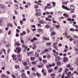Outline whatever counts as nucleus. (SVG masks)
Masks as SVG:
<instances>
[{"mask_svg":"<svg viewBox=\"0 0 78 78\" xmlns=\"http://www.w3.org/2000/svg\"><path fill=\"white\" fill-rule=\"evenodd\" d=\"M62 8L63 9H66V10H68V11H70V9L68 8L67 7H65L64 5H63L62 6Z\"/></svg>","mask_w":78,"mask_h":78,"instance_id":"obj_1","label":"nucleus"},{"mask_svg":"<svg viewBox=\"0 0 78 78\" xmlns=\"http://www.w3.org/2000/svg\"><path fill=\"white\" fill-rule=\"evenodd\" d=\"M16 50L17 51H18V53H20V51H22V49L20 48H16Z\"/></svg>","mask_w":78,"mask_h":78,"instance_id":"obj_2","label":"nucleus"},{"mask_svg":"<svg viewBox=\"0 0 78 78\" xmlns=\"http://www.w3.org/2000/svg\"><path fill=\"white\" fill-rule=\"evenodd\" d=\"M68 60V58L67 57H64L63 58V61L64 62H66Z\"/></svg>","mask_w":78,"mask_h":78,"instance_id":"obj_3","label":"nucleus"},{"mask_svg":"<svg viewBox=\"0 0 78 78\" xmlns=\"http://www.w3.org/2000/svg\"><path fill=\"white\" fill-rule=\"evenodd\" d=\"M35 15L36 17H38V16H41V13H37L35 14Z\"/></svg>","mask_w":78,"mask_h":78,"instance_id":"obj_4","label":"nucleus"},{"mask_svg":"<svg viewBox=\"0 0 78 78\" xmlns=\"http://www.w3.org/2000/svg\"><path fill=\"white\" fill-rule=\"evenodd\" d=\"M60 59V58L59 57V56L55 57V60L56 61H58Z\"/></svg>","mask_w":78,"mask_h":78,"instance_id":"obj_5","label":"nucleus"},{"mask_svg":"<svg viewBox=\"0 0 78 78\" xmlns=\"http://www.w3.org/2000/svg\"><path fill=\"white\" fill-rule=\"evenodd\" d=\"M71 9L73 10L75 9V6L74 5H71L70 7Z\"/></svg>","mask_w":78,"mask_h":78,"instance_id":"obj_6","label":"nucleus"},{"mask_svg":"<svg viewBox=\"0 0 78 78\" xmlns=\"http://www.w3.org/2000/svg\"><path fill=\"white\" fill-rule=\"evenodd\" d=\"M21 76H23V77H24V78H28V77H26V74H25V73H23L21 74Z\"/></svg>","mask_w":78,"mask_h":78,"instance_id":"obj_7","label":"nucleus"},{"mask_svg":"<svg viewBox=\"0 0 78 78\" xmlns=\"http://www.w3.org/2000/svg\"><path fill=\"white\" fill-rule=\"evenodd\" d=\"M0 7L2 8L3 9H5V6L2 4H1L0 5Z\"/></svg>","mask_w":78,"mask_h":78,"instance_id":"obj_8","label":"nucleus"},{"mask_svg":"<svg viewBox=\"0 0 78 78\" xmlns=\"http://www.w3.org/2000/svg\"><path fill=\"white\" fill-rule=\"evenodd\" d=\"M46 19V21H51V20L50 19L48 18V17H46L45 18Z\"/></svg>","mask_w":78,"mask_h":78,"instance_id":"obj_9","label":"nucleus"},{"mask_svg":"<svg viewBox=\"0 0 78 78\" xmlns=\"http://www.w3.org/2000/svg\"><path fill=\"white\" fill-rule=\"evenodd\" d=\"M69 73V74H68ZM68 73H67L66 75H68V77L70 78V75H71V72H68Z\"/></svg>","mask_w":78,"mask_h":78,"instance_id":"obj_10","label":"nucleus"},{"mask_svg":"<svg viewBox=\"0 0 78 78\" xmlns=\"http://www.w3.org/2000/svg\"><path fill=\"white\" fill-rule=\"evenodd\" d=\"M56 65L58 66H61V62H57Z\"/></svg>","mask_w":78,"mask_h":78,"instance_id":"obj_11","label":"nucleus"},{"mask_svg":"<svg viewBox=\"0 0 78 78\" xmlns=\"http://www.w3.org/2000/svg\"><path fill=\"white\" fill-rule=\"evenodd\" d=\"M36 47H37V46H36V45L34 44L32 48L33 49V50H35V49L36 48Z\"/></svg>","mask_w":78,"mask_h":78,"instance_id":"obj_12","label":"nucleus"},{"mask_svg":"<svg viewBox=\"0 0 78 78\" xmlns=\"http://www.w3.org/2000/svg\"><path fill=\"white\" fill-rule=\"evenodd\" d=\"M35 56L36 57H38V56H39V53H37V52L36 51Z\"/></svg>","mask_w":78,"mask_h":78,"instance_id":"obj_13","label":"nucleus"},{"mask_svg":"<svg viewBox=\"0 0 78 78\" xmlns=\"http://www.w3.org/2000/svg\"><path fill=\"white\" fill-rule=\"evenodd\" d=\"M15 7L16 9H18L19 8V6L17 5H15Z\"/></svg>","mask_w":78,"mask_h":78,"instance_id":"obj_14","label":"nucleus"},{"mask_svg":"<svg viewBox=\"0 0 78 78\" xmlns=\"http://www.w3.org/2000/svg\"><path fill=\"white\" fill-rule=\"evenodd\" d=\"M3 22V19H0V25H2V22Z\"/></svg>","mask_w":78,"mask_h":78,"instance_id":"obj_15","label":"nucleus"},{"mask_svg":"<svg viewBox=\"0 0 78 78\" xmlns=\"http://www.w3.org/2000/svg\"><path fill=\"white\" fill-rule=\"evenodd\" d=\"M39 23H41V24H43L44 23V21H39Z\"/></svg>","mask_w":78,"mask_h":78,"instance_id":"obj_16","label":"nucleus"},{"mask_svg":"<svg viewBox=\"0 0 78 78\" xmlns=\"http://www.w3.org/2000/svg\"><path fill=\"white\" fill-rule=\"evenodd\" d=\"M22 56V54H18V58H21Z\"/></svg>","mask_w":78,"mask_h":78,"instance_id":"obj_17","label":"nucleus"},{"mask_svg":"<svg viewBox=\"0 0 78 78\" xmlns=\"http://www.w3.org/2000/svg\"><path fill=\"white\" fill-rule=\"evenodd\" d=\"M46 67L47 69H49V67H52V66L51 65H50L48 66H48L46 65Z\"/></svg>","mask_w":78,"mask_h":78,"instance_id":"obj_18","label":"nucleus"},{"mask_svg":"<svg viewBox=\"0 0 78 78\" xmlns=\"http://www.w3.org/2000/svg\"><path fill=\"white\" fill-rule=\"evenodd\" d=\"M56 34V33L55 32H52L51 34V36H54V35H55Z\"/></svg>","mask_w":78,"mask_h":78,"instance_id":"obj_19","label":"nucleus"},{"mask_svg":"<svg viewBox=\"0 0 78 78\" xmlns=\"http://www.w3.org/2000/svg\"><path fill=\"white\" fill-rule=\"evenodd\" d=\"M58 54H59V53L57 52H55V53H54V55L55 56H58Z\"/></svg>","mask_w":78,"mask_h":78,"instance_id":"obj_20","label":"nucleus"},{"mask_svg":"<svg viewBox=\"0 0 78 78\" xmlns=\"http://www.w3.org/2000/svg\"><path fill=\"white\" fill-rule=\"evenodd\" d=\"M43 39H44V40H46L47 41H48L49 40V39L48 38H46L45 37H43Z\"/></svg>","mask_w":78,"mask_h":78,"instance_id":"obj_21","label":"nucleus"},{"mask_svg":"<svg viewBox=\"0 0 78 78\" xmlns=\"http://www.w3.org/2000/svg\"><path fill=\"white\" fill-rule=\"evenodd\" d=\"M74 49L75 50V51H78V48H76L75 47H74Z\"/></svg>","mask_w":78,"mask_h":78,"instance_id":"obj_22","label":"nucleus"},{"mask_svg":"<svg viewBox=\"0 0 78 78\" xmlns=\"http://www.w3.org/2000/svg\"><path fill=\"white\" fill-rule=\"evenodd\" d=\"M23 38L22 37H21V42L22 43H23V44H24V41L23 40Z\"/></svg>","mask_w":78,"mask_h":78,"instance_id":"obj_23","label":"nucleus"},{"mask_svg":"<svg viewBox=\"0 0 78 78\" xmlns=\"http://www.w3.org/2000/svg\"><path fill=\"white\" fill-rule=\"evenodd\" d=\"M67 31H65V34H63V35H64V34H65V36H67Z\"/></svg>","mask_w":78,"mask_h":78,"instance_id":"obj_24","label":"nucleus"},{"mask_svg":"<svg viewBox=\"0 0 78 78\" xmlns=\"http://www.w3.org/2000/svg\"><path fill=\"white\" fill-rule=\"evenodd\" d=\"M62 69L61 68H60L58 69V73H60L61 72H62Z\"/></svg>","mask_w":78,"mask_h":78,"instance_id":"obj_25","label":"nucleus"},{"mask_svg":"<svg viewBox=\"0 0 78 78\" xmlns=\"http://www.w3.org/2000/svg\"><path fill=\"white\" fill-rule=\"evenodd\" d=\"M69 69H66L65 70L64 72L65 73H67L68 71H69Z\"/></svg>","mask_w":78,"mask_h":78,"instance_id":"obj_26","label":"nucleus"},{"mask_svg":"<svg viewBox=\"0 0 78 78\" xmlns=\"http://www.w3.org/2000/svg\"><path fill=\"white\" fill-rule=\"evenodd\" d=\"M51 3H53L52 5H53V6H54V7H55V5H56V3H55V2H51Z\"/></svg>","mask_w":78,"mask_h":78,"instance_id":"obj_27","label":"nucleus"},{"mask_svg":"<svg viewBox=\"0 0 78 78\" xmlns=\"http://www.w3.org/2000/svg\"><path fill=\"white\" fill-rule=\"evenodd\" d=\"M25 69H26V70H28V69H30V68H29V67L27 66H25Z\"/></svg>","mask_w":78,"mask_h":78,"instance_id":"obj_28","label":"nucleus"},{"mask_svg":"<svg viewBox=\"0 0 78 78\" xmlns=\"http://www.w3.org/2000/svg\"><path fill=\"white\" fill-rule=\"evenodd\" d=\"M22 47H23V48H25V49H27V47H26V46H25V45H23L22 46Z\"/></svg>","mask_w":78,"mask_h":78,"instance_id":"obj_29","label":"nucleus"},{"mask_svg":"<svg viewBox=\"0 0 78 78\" xmlns=\"http://www.w3.org/2000/svg\"><path fill=\"white\" fill-rule=\"evenodd\" d=\"M51 44V43H48L46 44V45L49 46V45H50Z\"/></svg>","mask_w":78,"mask_h":78,"instance_id":"obj_30","label":"nucleus"},{"mask_svg":"<svg viewBox=\"0 0 78 78\" xmlns=\"http://www.w3.org/2000/svg\"><path fill=\"white\" fill-rule=\"evenodd\" d=\"M42 53H43V54H45L46 53H47V51L46 50H45L42 51Z\"/></svg>","mask_w":78,"mask_h":78,"instance_id":"obj_31","label":"nucleus"},{"mask_svg":"<svg viewBox=\"0 0 78 78\" xmlns=\"http://www.w3.org/2000/svg\"><path fill=\"white\" fill-rule=\"evenodd\" d=\"M48 72L49 73H51V72H53V69H49L48 70Z\"/></svg>","mask_w":78,"mask_h":78,"instance_id":"obj_32","label":"nucleus"},{"mask_svg":"<svg viewBox=\"0 0 78 78\" xmlns=\"http://www.w3.org/2000/svg\"><path fill=\"white\" fill-rule=\"evenodd\" d=\"M35 9H37V8H39V6H38V5H35Z\"/></svg>","mask_w":78,"mask_h":78,"instance_id":"obj_33","label":"nucleus"},{"mask_svg":"<svg viewBox=\"0 0 78 78\" xmlns=\"http://www.w3.org/2000/svg\"><path fill=\"white\" fill-rule=\"evenodd\" d=\"M33 40H34V41H37V38H36V37H33Z\"/></svg>","mask_w":78,"mask_h":78,"instance_id":"obj_34","label":"nucleus"},{"mask_svg":"<svg viewBox=\"0 0 78 78\" xmlns=\"http://www.w3.org/2000/svg\"><path fill=\"white\" fill-rule=\"evenodd\" d=\"M23 64L24 66H27V63L26 62H24L23 63Z\"/></svg>","mask_w":78,"mask_h":78,"instance_id":"obj_35","label":"nucleus"},{"mask_svg":"<svg viewBox=\"0 0 78 78\" xmlns=\"http://www.w3.org/2000/svg\"><path fill=\"white\" fill-rule=\"evenodd\" d=\"M27 34H30V30H29V29H27Z\"/></svg>","mask_w":78,"mask_h":78,"instance_id":"obj_36","label":"nucleus"},{"mask_svg":"<svg viewBox=\"0 0 78 78\" xmlns=\"http://www.w3.org/2000/svg\"><path fill=\"white\" fill-rule=\"evenodd\" d=\"M10 46H11V44H8L6 45V47H10Z\"/></svg>","mask_w":78,"mask_h":78,"instance_id":"obj_37","label":"nucleus"},{"mask_svg":"<svg viewBox=\"0 0 78 78\" xmlns=\"http://www.w3.org/2000/svg\"><path fill=\"white\" fill-rule=\"evenodd\" d=\"M70 31H75V30L73 28H71L70 29Z\"/></svg>","mask_w":78,"mask_h":78,"instance_id":"obj_38","label":"nucleus"},{"mask_svg":"<svg viewBox=\"0 0 78 78\" xmlns=\"http://www.w3.org/2000/svg\"><path fill=\"white\" fill-rule=\"evenodd\" d=\"M2 78H4V77H5V75L3 74H2L1 76Z\"/></svg>","mask_w":78,"mask_h":78,"instance_id":"obj_39","label":"nucleus"},{"mask_svg":"<svg viewBox=\"0 0 78 78\" xmlns=\"http://www.w3.org/2000/svg\"><path fill=\"white\" fill-rule=\"evenodd\" d=\"M50 27L48 25H46V28H50Z\"/></svg>","mask_w":78,"mask_h":78,"instance_id":"obj_40","label":"nucleus"},{"mask_svg":"<svg viewBox=\"0 0 78 78\" xmlns=\"http://www.w3.org/2000/svg\"><path fill=\"white\" fill-rule=\"evenodd\" d=\"M38 32H41V31H42V30L41 29H39L38 30Z\"/></svg>","mask_w":78,"mask_h":78,"instance_id":"obj_41","label":"nucleus"},{"mask_svg":"<svg viewBox=\"0 0 78 78\" xmlns=\"http://www.w3.org/2000/svg\"><path fill=\"white\" fill-rule=\"evenodd\" d=\"M16 56H17L16 55V54H13L12 56V57L13 58H16Z\"/></svg>","mask_w":78,"mask_h":78,"instance_id":"obj_42","label":"nucleus"},{"mask_svg":"<svg viewBox=\"0 0 78 78\" xmlns=\"http://www.w3.org/2000/svg\"><path fill=\"white\" fill-rule=\"evenodd\" d=\"M18 68H19V65H16L15 67L16 69H18Z\"/></svg>","mask_w":78,"mask_h":78,"instance_id":"obj_43","label":"nucleus"},{"mask_svg":"<svg viewBox=\"0 0 78 78\" xmlns=\"http://www.w3.org/2000/svg\"><path fill=\"white\" fill-rule=\"evenodd\" d=\"M31 54H32V53H31V51H30V52H29L28 53L29 56H30V55H31Z\"/></svg>","mask_w":78,"mask_h":78,"instance_id":"obj_44","label":"nucleus"},{"mask_svg":"<svg viewBox=\"0 0 78 78\" xmlns=\"http://www.w3.org/2000/svg\"><path fill=\"white\" fill-rule=\"evenodd\" d=\"M51 76H55V74L54 73L51 74Z\"/></svg>","mask_w":78,"mask_h":78,"instance_id":"obj_45","label":"nucleus"},{"mask_svg":"<svg viewBox=\"0 0 78 78\" xmlns=\"http://www.w3.org/2000/svg\"><path fill=\"white\" fill-rule=\"evenodd\" d=\"M55 49V50H58V47L56 46H55L54 47Z\"/></svg>","mask_w":78,"mask_h":78,"instance_id":"obj_46","label":"nucleus"},{"mask_svg":"<svg viewBox=\"0 0 78 78\" xmlns=\"http://www.w3.org/2000/svg\"><path fill=\"white\" fill-rule=\"evenodd\" d=\"M15 14H16V15H17L18 13H17V12L16 11V10H15Z\"/></svg>","mask_w":78,"mask_h":78,"instance_id":"obj_47","label":"nucleus"},{"mask_svg":"<svg viewBox=\"0 0 78 78\" xmlns=\"http://www.w3.org/2000/svg\"><path fill=\"white\" fill-rule=\"evenodd\" d=\"M46 14H47V15H49V14H50V12H46Z\"/></svg>","mask_w":78,"mask_h":78,"instance_id":"obj_48","label":"nucleus"},{"mask_svg":"<svg viewBox=\"0 0 78 78\" xmlns=\"http://www.w3.org/2000/svg\"><path fill=\"white\" fill-rule=\"evenodd\" d=\"M37 75V76L38 77H40V74L38 73H37L36 74Z\"/></svg>","mask_w":78,"mask_h":78,"instance_id":"obj_49","label":"nucleus"},{"mask_svg":"<svg viewBox=\"0 0 78 78\" xmlns=\"http://www.w3.org/2000/svg\"><path fill=\"white\" fill-rule=\"evenodd\" d=\"M37 67L39 68H41V67H42V66L40 65H38Z\"/></svg>","mask_w":78,"mask_h":78,"instance_id":"obj_50","label":"nucleus"},{"mask_svg":"<svg viewBox=\"0 0 78 78\" xmlns=\"http://www.w3.org/2000/svg\"><path fill=\"white\" fill-rule=\"evenodd\" d=\"M32 70H33V71H35L36 70H35V69L34 67H32L31 68Z\"/></svg>","mask_w":78,"mask_h":78,"instance_id":"obj_51","label":"nucleus"},{"mask_svg":"<svg viewBox=\"0 0 78 78\" xmlns=\"http://www.w3.org/2000/svg\"><path fill=\"white\" fill-rule=\"evenodd\" d=\"M1 33H3V30L0 29V34H1Z\"/></svg>","mask_w":78,"mask_h":78,"instance_id":"obj_52","label":"nucleus"},{"mask_svg":"<svg viewBox=\"0 0 78 78\" xmlns=\"http://www.w3.org/2000/svg\"><path fill=\"white\" fill-rule=\"evenodd\" d=\"M30 59H31V60H32V61H33L34 59V58L33 57H31L30 58Z\"/></svg>","mask_w":78,"mask_h":78,"instance_id":"obj_53","label":"nucleus"},{"mask_svg":"<svg viewBox=\"0 0 78 78\" xmlns=\"http://www.w3.org/2000/svg\"><path fill=\"white\" fill-rule=\"evenodd\" d=\"M16 45H17V46H20V44L19 43H16Z\"/></svg>","mask_w":78,"mask_h":78,"instance_id":"obj_54","label":"nucleus"},{"mask_svg":"<svg viewBox=\"0 0 78 78\" xmlns=\"http://www.w3.org/2000/svg\"><path fill=\"white\" fill-rule=\"evenodd\" d=\"M33 76H36V73H33Z\"/></svg>","mask_w":78,"mask_h":78,"instance_id":"obj_55","label":"nucleus"},{"mask_svg":"<svg viewBox=\"0 0 78 78\" xmlns=\"http://www.w3.org/2000/svg\"><path fill=\"white\" fill-rule=\"evenodd\" d=\"M32 64H36V62L34 61H33L32 62Z\"/></svg>","mask_w":78,"mask_h":78,"instance_id":"obj_56","label":"nucleus"},{"mask_svg":"<svg viewBox=\"0 0 78 78\" xmlns=\"http://www.w3.org/2000/svg\"><path fill=\"white\" fill-rule=\"evenodd\" d=\"M30 21H31L32 22H34V19H31L30 20Z\"/></svg>","mask_w":78,"mask_h":78,"instance_id":"obj_57","label":"nucleus"},{"mask_svg":"<svg viewBox=\"0 0 78 78\" xmlns=\"http://www.w3.org/2000/svg\"><path fill=\"white\" fill-rule=\"evenodd\" d=\"M68 17H69V14H67L65 18H68Z\"/></svg>","mask_w":78,"mask_h":78,"instance_id":"obj_58","label":"nucleus"},{"mask_svg":"<svg viewBox=\"0 0 78 78\" xmlns=\"http://www.w3.org/2000/svg\"><path fill=\"white\" fill-rule=\"evenodd\" d=\"M36 36H37V37H40V35H39V34H36Z\"/></svg>","mask_w":78,"mask_h":78,"instance_id":"obj_59","label":"nucleus"},{"mask_svg":"<svg viewBox=\"0 0 78 78\" xmlns=\"http://www.w3.org/2000/svg\"><path fill=\"white\" fill-rule=\"evenodd\" d=\"M16 37H19V34L18 33H16Z\"/></svg>","mask_w":78,"mask_h":78,"instance_id":"obj_60","label":"nucleus"},{"mask_svg":"<svg viewBox=\"0 0 78 78\" xmlns=\"http://www.w3.org/2000/svg\"><path fill=\"white\" fill-rule=\"evenodd\" d=\"M73 43H74V44H75V45H76V41L75 40H74L73 41Z\"/></svg>","mask_w":78,"mask_h":78,"instance_id":"obj_61","label":"nucleus"},{"mask_svg":"<svg viewBox=\"0 0 78 78\" xmlns=\"http://www.w3.org/2000/svg\"><path fill=\"white\" fill-rule=\"evenodd\" d=\"M6 73H7V74H8V75H10V72H9V71H7L6 72Z\"/></svg>","mask_w":78,"mask_h":78,"instance_id":"obj_62","label":"nucleus"},{"mask_svg":"<svg viewBox=\"0 0 78 78\" xmlns=\"http://www.w3.org/2000/svg\"><path fill=\"white\" fill-rule=\"evenodd\" d=\"M48 17L49 18H52V16L51 15H48Z\"/></svg>","mask_w":78,"mask_h":78,"instance_id":"obj_63","label":"nucleus"},{"mask_svg":"<svg viewBox=\"0 0 78 78\" xmlns=\"http://www.w3.org/2000/svg\"><path fill=\"white\" fill-rule=\"evenodd\" d=\"M51 37H52V38L53 39H55V36H53V35H51Z\"/></svg>","mask_w":78,"mask_h":78,"instance_id":"obj_64","label":"nucleus"}]
</instances>
